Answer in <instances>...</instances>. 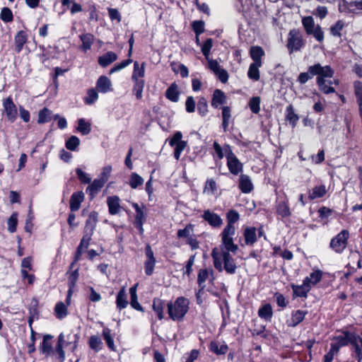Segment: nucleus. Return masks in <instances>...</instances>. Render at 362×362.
Returning a JSON list of instances; mask_svg holds the SVG:
<instances>
[{
  "mask_svg": "<svg viewBox=\"0 0 362 362\" xmlns=\"http://www.w3.org/2000/svg\"><path fill=\"white\" fill-rule=\"evenodd\" d=\"M239 189L242 192L248 194L253 189V184L250 177L247 175L242 174L239 179Z\"/></svg>",
  "mask_w": 362,
  "mask_h": 362,
  "instance_id": "20",
  "label": "nucleus"
},
{
  "mask_svg": "<svg viewBox=\"0 0 362 362\" xmlns=\"http://www.w3.org/2000/svg\"><path fill=\"white\" fill-rule=\"evenodd\" d=\"M192 29L196 35L199 36L204 32V23L202 21H195L192 24Z\"/></svg>",
  "mask_w": 362,
  "mask_h": 362,
  "instance_id": "64",
  "label": "nucleus"
},
{
  "mask_svg": "<svg viewBox=\"0 0 362 362\" xmlns=\"http://www.w3.org/2000/svg\"><path fill=\"white\" fill-rule=\"evenodd\" d=\"M276 213L281 218H286L291 215V211L286 202H279L276 204Z\"/></svg>",
  "mask_w": 362,
  "mask_h": 362,
  "instance_id": "45",
  "label": "nucleus"
},
{
  "mask_svg": "<svg viewBox=\"0 0 362 362\" xmlns=\"http://www.w3.org/2000/svg\"><path fill=\"white\" fill-rule=\"evenodd\" d=\"M145 76V63L143 62L141 65L138 62L134 63V70L132 75V81H144L142 78Z\"/></svg>",
  "mask_w": 362,
  "mask_h": 362,
  "instance_id": "27",
  "label": "nucleus"
},
{
  "mask_svg": "<svg viewBox=\"0 0 362 362\" xmlns=\"http://www.w3.org/2000/svg\"><path fill=\"white\" fill-rule=\"evenodd\" d=\"M291 288L293 292V296L296 297L304 298L308 297V293L310 291V286H308L307 283L304 281L301 285H291Z\"/></svg>",
  "mask_w": 362,
  "mask_h": 362,
  "instance_id": "21",
  "label": "nucleus"
},
{
  "mask_svg": "<svg viewBox=\"0 0 362 362\" xmlns=\"http://www.w3.org/2000/svg\"><path fill=\"white\" fill-rule=\"evenodd\" d=\"M304 45L305 42L300 32L296 29L290 30L286 45L289 52L300 51Z\"/></svg>",
  "mask_w": 362,
  "mask_h": 362,
  "instance_id": "5",
  "label": "nucleus"
},
{
  "mask_svg": "<svg viewBox=\"0 0 362 362\" xmlns=\"http://www.w3.org/2000/svg\"><path fill=\"white\" fill-rule=\"evenodd\" d=\"M336 342L332 343L331 345L337 346L338 351L340 347L351 345V355L354 359L351 362L362 361V332L357 334L354 333L345 332L341 335L336 337Z\"/></svg>",
  "mask_w": 362,
  "mask_h": 362,
  "instance_id": "2",
  "label": "nucleus"
},
{
  "mask_svg": "<svg viewBox=\"0 0 362 362\" xmlns=\"http://www.w3.org/2000/svg\"><path fill=\"white\" fill-rule=\"evenodd\" d=\"M61 2L62 6L69 8L72 15L82 11L81 5L75 2L74 0H62Z\"/></svg>",
  "mask_w": 362,
  "mask_h": 362,
  "instance_id": "43",
  "label": "nucleus"
},
{
  "mask_svg": "<svg viewBox=\"0 0 362 362\" xmlns=\"http://www.w3.org/2000/svg\"><path fill=\"white\" fill-rule=\"evenodd\" d=\"M134 82L133 92L136 99L141 100L143 97V90L145 85L144 81H132Z\"/></svg>",
  "mask_w": 362,
  "mask_h": 362,
  "instance_id": "48",
  "label": "nucleus"
},
{
  "mask_svg": "<svg viewBox=\"0 0 362 362\" xmlns=\"http://www.w3.org/2000/svg\"><path fill=\"white\" fill-rule=\"evenodd\" d=\"M144 179L136 173H132L130 175L129 185L132 189H136L139 186L143 185Z\"/></svg>",
  "mask_w": 362,
  "mask_h": 362,
  "instance_id": "50",
  "label": "nucleus"
},
{
  "mask_svg": "<svg viewBox=\"0 0 362 362\" xmlns=\"http://www.w3.org/2000/svg\"><path fill=\"white\" fill-rule=\"evenodd\" d=\"M349 232L343 230L334 236L330 241V247L337 253H341L346 247Z\"/></svg>",
  "mask_w": 362,
  "mask_h": 362,
  "instance_id": "6",
  "label": "nucleus"
},
{
  "mask_svg": "<svg viewBox=\"0 0 362 362\" xmlns=\"http://www.w3.org/2000/svg\"><path fill=\"white\" fill-rule=\"evenodd\" d=\"M84 199V194L82 192H74L70 199L69 206L71 211H76L79 209L81 204Z\"/></svg>",
  "mask_w": 362,
  "mask_h": 362,
  "instance_id": "22",
  "label": "nucleus"
},
{
  "mask_svg": "<svg viewBox=\"0 0 362 362\" xmlns=\"http://www.w3.org/2000/svg\"><path fill=\"white\" fill-rule=\"evenodd\" d=\"M339 352L337 346L330 345L329 351L324 356V362H332L334 357Z\"/></svg>",
  "mask_w": 362,
  "mask_h": 362,
  "instance_id": "63",
  "label": "nucleus"
},
{
  "mask_svg": "<svg viewBox=\"0 0 362 362\" xmlns=\"http://www.w3.org/2000/svg\"><path fill=\"white\" fill-rule=\"evenodd\" d=\"M226 103V97L225 93L219 90H214L211 100V106L214 108H218L220 105Z\"/></svg>",
  "mask_w": 362,
  "mask_h": 362,
  "instance_id": "28",
  "label": "nucleus"
},
{
  "mask_svg": "<svg viewBox=\"0 0 362 362\" xmlns=\"http://www.w3.org/2000/svg\"><path fill=\"white\" fill-rule=\"evenodd\" d=\"M105 182L99 178L95 179L92 183L86 188V193L90 197L91 199L98 193L101 188L105 185Z\"/></svg>",
  "mask_w": 362,
  "mask_h": 362,
  "instance_id": "26",
  "label": "nucleus"
},
{
  "mask_svg": "<svg viewBox=\"0 0 362 362\" xmlns=\"http://www.w3.org/2000/svg\"><path fill=\"white\" fill-rule=\"evenodd\" d=\"M98 99V92L94 88H91L87 91V95L86 96V98L84 99V102L87 105H92Z\"/></svg>",
  "mask_w": 362,
  "mask_h": 362,
  "instance_id": "55",
  "label": "nucleus"
},
{
  "mask_svg": "<svg viewBox=\"0 0 362 362\" xmlns=\"http://www.w3.org/2000/svg\"><path fill=\"white\" fill-rule=\"evenodd\" d=\"M152 307L158 319L162 320L163 318L164 301L160 298H155Z\"/></svg>",
  "mask_w": 362,
  "mask_h": 362,
  "instance_id": "44",
  "label": "nucleus"
},
{
  "mask_svg": "<svg viewBox=\"0 0 362 362\" xmlns=\"http://www.w3.org/2000/svg\"><path fill=\"white\" fill-rule=\"evenodd\" d=\"M67 307L62 303L59 302L56 304L54 308V314L57 319H64L67 315Z\"/></svg>",
  "mask_w": 362,
  "mask_h": 362,
  "instance_id": "46",
  "label": "nucleus"
},
{
  "mask_svg": "<svg viewBox=\"0 0 362 362\" xmlns=\"http://www.w3.org/2000/svg\"><path fill=\"white\" fill-rule=\"evenodd\" d=\"M197 111L202 117H205L208 114V103L204 97L199 98L198 100Z\"/></svg>",
  "mask_w": 362,
  "mask_h": 362,
  "instance_id": "52",
  "label": "nucleus"
},
{
  "mask_svg": "<svg viewBox=\"0 0 362 362\" xmlns=\"http://www.w3.org/2000/svg\"><path fill=\"white\" fill-rule=\"evenodd\" d=\"M136 287L137 284L131 287L129 289V293L131 296V306L136 310L142 311L143 308L140 303L138 302L137 295H136Z\"/></svg>",
  "mask_w": 362,
  "mask_h": 362,
  "instance_id": "42",
  "label": "nucleus"
},
{
  "mask_svg": "<svg viewBox=\"0 0 362 362\" xmlns=\"http://www.w3.org/2000/svg\"><path fill=\"white\" fill-rule=\"evenodd\" d=\"M103 336L109 349L111 351H115V346L111 334V330L107 327H105L103 329Z\"/></svg>",
  "mask_w": 362,
  "mask_h": 362,
  "instance_id": "49",
  "label": "nucleus"
},
{
  "mask_svg": "<svg viewBox=\"0 0 362 362\" xmlns=\"http://www.w3.org/2000/svg\"><path fill=\"white\" fill-rule=\"evenodd\" d=\"M182 134L177 132L169 141L170 146L174 147V158L177 160L180 159L182 152L187 146V142L182 140Z\"/></svg>",
  "mask_w": 362,
  "mask_h": 362,
  "instance_id": "7",
  "label": "nucleus"
},
{
  "mask_svg": "<svg viewBox=\"0 0 362 362\" xmlns=\"http://www.w3.org/2000/svg\"><path fill=\"white\" fill-rule=\"evenodd\" d=\"M250 57L254 61L253 63H262L261 58L264 56V52L261 47L253 46L250 48Z\"/></svg>",
  "mask_w": 362,
  "mask_h": 362,
  "instance_id": "41",
  "label": "nucleus"
},
{
  "mask_svg": "<svg viewBox=\"0 0 362 362\" xmlns=\"http://www.w3.org/2000/svg\"><path fill=\"white\" fill-rule=\"evenodd\" d=\"M80 40L82 42L81 49L86 52L91 48L94 41V36L90 33H85L80 35Z\"/></svg>",
  "mask_w": 362,
  "mask_h": 362,
  "instance_id": "34",
  "label": "nucleus"
},
{
  "mask_svg": "<svg viewBox=\"0 0 362 362\" xmlns=\"http://www.w3.org/2000/svg\"><path fill=\"white\" fill-rule=\"evenodd\" d=\"M112 84L110 78L105 76H101L96 82V88L100 93H107L112 91Z\"/></svg>",
  "mask_w": 362,
  "mask_h": 362,
  "instance_id": "16",
  "label": "nucleus"
},
{
  "mask_svg": "<svg viewBox=\"0 0 362 362\" xmlns=\"http://www.w3.org/2000/svg\"><path fill=\"white\" fill-rule=\"evenodd\" d=\"M307 314L308 311L306 310H297L293 311L290 320L287 322L288 326L292 327L297 326L303 321Z\"/></svg>",
  "mask_w": 362,
  "mask_h": 362,
  "instance_id": "19",
  "label": "nucleus"
},
{
  "mask_svg": "<svg viewBox=\"0 0 362 362\" xmlns=\"http://www.w3.org/2000/svg\"><path fill=\"white\" fill-rule=\"evenodd\" d=\"M243 236L246 245H253L257 240V228L252 226L245 227Z\"/></svg>",
  "mask_w": 362,
  "mask_h": 362,
  "instance_id": "17",
  "label": "nucleus"
},
{
  "mask_svg": "<svg viewBox=\"0 0 362 362\" xmlns=\"http://www.w3.org/2000/svg\"><path fill=\"white\" fill-rule=\"evenodd\" d=\"M208 62L209 68L213 71L219 78V80L225 83L228 80V74L227 71L222 69L216 60L208 58L206 59Z\"/></svg>",
  "mask_w": 362,
  "mask_h": 362,
  "instance_id": "11",
  "label": "nucleus"
},
{
  "mask_svg": "<svg viewBox=\"0 0 362 362\" xmlns=\"http://www.w3.org/2000/svg\"><path fill=\"white\" fill-rule=\"evenodd\" d=\"M2 105L6 118L11 122H13L17 118L18 109L12 98L11 97H8L7 98L4 99L3 100Z\"/></svg>",
  "mask_w": 362,
  "mask_h": 362,
  "instance_id": "9",
  "label": "nucleus"
},
{
  "mask_svg": "<svg viewBox=\"0 0 362 362\" xmlns=\"http://www.w3.org/2000/svg\"><path fill=\"white\" fill-rule=\"evenodd\" d=\"M262 66V63H252L250 65L248 71H247V76L248 78L257 81L259 79V68Z\"/></svg>",
  "mask_w": 362,
  "mask_h": 362,
  "instance_id": "38",
  "label": "nucleus"
},
{
  "mask_svg": "<svg viewBox=\"0 0 362 362\" xmlns=\"http://www.w3.org/2000/svg\"><path fill=\"white\" fill-rule=\"evenodd\" d=\"M98 214L95 211L90 213L88 219L86 221V226L84 228V232L93 234L97 222H98Z\"/></svg>",
  "mask_w": 362,
  "mask_h": 362,
  "instance_id": "24",
  "label": "nucleus"
},
{
  "mask_svg": "<svg viewBox=\"0 0 362 362\" xmlns=\"http://www.w3.org/2000/svg\"><path fill=\"white\" fill-rule=\"evenodd\" d=\"M214 153L213 157L215 161L221 160L224 157L227 158L233 152L232 148L229 144H225L221 146L217 141L213 143Z\"/></svg>",
  "mask_w": 362,
  "mask_h": 362,
  "instance_id": "10",
  "label": "nucleus"
},
{
  "mask_svg": "<svg viewBox=\"0 0 362 362\" xmlns=\"http://www.w3.org/2000/svg\"><path fill=\"white\" fill-rule=\"evenodd\" d=\"M226 160L227 167L231 174L237 175L243 172V164L239 160L233 152L229 154L226 158Z\"/></svg>",
  "mask_w": 362,
  "mask_h": 362,
  "instance_id": "12",
  "label": "nucleus"
},
{
  "mask_svg": "<svg viewBox=\"0 0 362 362\" xmlns=\"http://www.w3.org/2000/svg\"><path fill=\"white\" fill-rule=\"evenodd\" d=\"M189 309V300L183 296L168 303V313L173 321H182Z\"/></svg>",
  "mask_w": 362,
  "mask_h": 362,
  "instance_id": "3",
  "label": "nucleus"
},
{
  "mask_svg": "<svg viewBox=\"0 0 362 362\" xmlns=\"http://www.w3.org/2000/svg\"><path fill=\"white\" fill-rule=\"evenodd\" d=\"M52 338V336L49 334L44 336L42 341L40 345V353L46 357L54 356V351L52 350V345L50 341Z\"/></svg>",
  "mask_w": 362,
  "mask_h": 362,
  "instance_id": "14",
  "label": "nucleus"
},
{
  "mask_svg": "<svg viewBox=\"0 0 362 362\" xmlns=\"http://www.w3.org/2000/svg\"><path fill=\"white\" fill-rule=\"evenodd\" d=\"M202 216L212 227H220L223 223L220 216L209 210H205Z\"/></svg>",
  "mask_w": 362,
  "mask_h": 362,
  "instance_id": "15",
  "label": "nucleus"
},
{
  "mask_svg": "<svg viewBox=\"0 0 362 362\" xmlns=\"http://www.w3.org/2000/svg\"><path fill=\"white\" fill-rule=\"evenodd\" d=\"M309 71L312 75L317 76V78L321 79L332 78L334 73L329 66H322L320 63L309 66Z\"/></svg>",
  "mask_w": 362,
  "mask_h": 362,
  "instance_id": "8",
  "label": "nucleus"
},
{
  "mask_svg": "<svg viewBox=\"0 0 362 362\" xmlns=\"http://www.w3.org/2000/svg\"><path fill=\"white\" fill-rule=\"evenodd\" d=\"M80 144L79 139L76 136H71L66 141V147L68 150L74 151L77 149Z\"/></svg>",
  "mask_w": 362,
  "mask_h": 362,
  "instance_id": "56",
  "label": "nucleus"
},
{
  "mask_svg": "<svg viewBox=\"0 0 362 362\" xmlns=\"http://www.w3.org/2000/svg\"><path fill=\"white\" fill-rule=\"evenodd\" d=\"M260 103L261 99L259 96H255L250 98L248 105L252 113L258 114L259 112Z\"/></svg>",
  "mask_w": 362,
  "mask_h": 362,
  "instance_id": "53",
  "label": "nucleus"
},
{
  "mask_svg": "<svg viewBox=\"0 0 362 362\" xmlns=\"http://www.w3.org/2000/svg\"><path fill=\"white\" fill-rule=\"evenodd\" d=\"M1 19L6 23L11 22L13 21V13L8 7H4L1 11Z\"/></svg>",
  "mask_w": 362,
  "mask_h": 362,
  "instance_id": "60",
  "label": "nucleus"
},
{
  "mask_svg": "<svg viewBox=\"0 0 362 362\" xmlns=\"http://www.w3.org/2000/svg\"><path fill=\"white\" fill-rule=\"evenodd\" d=\"M316 83L318 86L319 90L324 94H329L335 92L334 88L332 86L333 84L338 85V80L331 81L327 79L316 78Z\"/></svg>",
  "mask_w": 362,
  "mask_h": 362,
  "instance_id": "13",
  "label": "nucleus"
},
{
  "mask_svg": "<svg viewBox=\"0 0 362 362\" xmlns=\"http://www.w3.org/2000/svg\"><path fill=\"white\" fill-rule=\"evenodd\" d=\"M327 192V187L322 184L316 185L308 191V199L314 200L324 197Z\"/></svg>",
  "mask_w": 362,
  "mask_h": 362,
  "instance_id": "18",
  "label": "nucleus"
},
{
  "mask_svg": "<svg viewBox=\"0 0 362 362\" xmlns=\"http://www.w3.org/2000/svg\"><path fill=\"white\" fill-rule=\"evenodd\" d=\"M132 207L135 209V224H138L141 227L146 220V214L144 212L145 206L142 205L141 207L137 203H133Z\"/></svg>",
  "mask_w": 362,
  "mask_h": 362,
  "instance_id": "29",
  "label": "nucleus"
},
{
  "mask_svg": "<svg viewBox=\"0 0 362 362\" xmlns=\"http://www.w3.org/2000/svg\"><path fill=\"white\" fill-rule=\"evenodd\" d=\"M231 118V110L230 108L228 106H224L222 107V127L223 129V132H226L228 131V125Z\"/></svg>",
  "mask_w": 362,
  "mask_h": 362,
  "instance_id": "40",
  "label": "nucleus"
},
{
  "mask_svg": "<svg viewBox=\"0 0 362 362\" xmlns=\"http://www.w3.org/2000/svg\"><path fill=\"white\" fill-rule=\"evenodd\" d=\"M92 235L93 234L84 232L83 236L81 240L80 244L77 248L82 250L83 252L86 250L89 246Z\"/></svg>",
  "mask_w": 362,
  "mask_h": 362,
  "instance_id": "57",
  "label": "nucleus"
},
{
  "mask_svg": "<svg viewBox=\"0 0 362 362\" xmlns=\"http://www.w3.org/2000/svg\"><path fill=\"white\" fill-rule=\"evenodd\" d=\"M116 305L117 308L119 310H122L125 308L128 305V301L127 299V295L125 293L124 288H122L117 293V299H116Z\"/></svg>",
  "mask_w": 362,
  "mask_h": 362,
  "instance_id": "39",
  "label": "nucleus"
},
{
  "mask_svg": "<svg viewBox=\"0 0 362 362\" xmlns=\"http://www.w3.org/2000/svg\"><path fill=\"white\" fill-rule=\"evenodd\" d=\"M302 25L308 35H313L318 42L324 40V33L320 25H315L312 16L302 18Z\"/></svg>",
  "mask_w": 362,
  "mask_h": 362,
  "instance_id": "4",
  "label": "nucleus"
},
{
  "mask_svg": "<svg viewBox=\"0 0 362 362\" xmlns=\"http://www.w3.org/2000/svg\"><path fill=\"white\" fill-rule=\"evenodd\" d=\"M209 349L213 353L217 355H221L225 354L228 351V347L225 343L219 344L217 341H211L209 346Z\"/></svg>",
  "mask_w": 362,
  "mask_h": 362,
  "instance_id": "35",
  "label": "nucleus"
},
{
  "mask_svg": "<svg viewBox=\"0 0 362 362\" xmlns=\"http://www.w3.org/2000/svg\"><path fill=\"white\" fill-rule=\"evenodd\" d=\"M18 222V215L16 213L13 214L8 220V230L11 233H14L16 230Z\"/></svg>",
  "mask_w": 362,
  "mask_h": 362,
  "instance_id": "62",
  "label": "nucleus"
},
{
  "mask_svg": "<svg viewBox=\"0 0 362 362\" xmlns=\"http://www.w3.org/2000/svg\"><path fill=\"white\" fill-rule=\"evenodd\" d=\"M322 272L320 269H313L308 276L304 279V281L307 283L308 286H310L311 288L313 286L319 283L322 278Z\"/></svg>",
  "mask_w": 362,
  "mask_h": 362,
  "instance_id": "25",
  "label": "nucleus"
},
{
  "mask_svg": "<svg viewBox=\"0 0 362 362\" xmlns=\"http://www.w3.org/2000/svg\"><path fill=\"white\" fill-rule=\"evenodd\" d=\"M27 34L25 31L21 30L18 32L15 36V49L17 52H21L24 45L27 42Z\"/></svg>",
  "mask_w": 362,
  "mask_h": 362,
  "instance_id": "32",
  "label": "nucleus"
},
{
  "mask_svg": "<svg viewBox=\"0 0 362 362\" xmlns=\"http://www.w3.org/2000/svg\"><path fill=\"white\" fill-rule=\"evenodd\" d=\"M120 199L117 196H110L107 199V204L109 213L111 215H115L120 211Z\"/></svg>",
  "mask_w": 362,
  "mask_h": 362,
  "instance_id": "23",
  "label": "nucleus"
},
{
  "mask_svg": "<svg viewBox=\"0 0 362 362\" xmlns=\"http://www.w3.org/2000/svg\"><path fill=\"white\" fill-rule=\"evenodd\" d=\"M117 59V55L113 52H107L99 57L98 64L102 67H106Z\"/></svg>",
  "mask_w": 362,
  "mask_h": 362,
  "instance_id": "30",
  "label": "nucleus"
},
{
  "mask_svg": "<svg viewBox=\"0 0 362 362\" xmlns=\"http://www.w3.org/2000/svg\"><path fill=\"white\" fill-rule=\"evenodd\" d=\"M216 188L217 185L216 181L213 179H207L204 186V192L213 194L216 191Z\"/></svg>",
  "mask_w": 362,
  "mask_h": 362,
  "instance_id": "58",
  "label": "nucleus"
},
{
  "mask_svg": "<svg viewBox=\"0 0 362 362\" xmlns=\"http://www.w3.org/2000/svg\"><path fill=\"white\" fill-rule=\"evenodd\" d=\"M52 119V112L47 107H44L38 112L37 123L45 124Z\"/></svg>",
  "mask_w": 362,
  "mask_h": 362,
  "instance_id": "36",
  "label": "nucleus"
},
{
  "mask_svg": "<svg viewBox=\"0 0 362 362\" xmlns=\"http://www.w3.org/2000/svg\"><path fill=\"white\" fill-rule=\"evenodd\" d=\"M193 233V225L188 224L183 229H180L177 230V236L179 238H187L192 236V233Z\"/></svg>",
  "mask_w": 362,
  "mask_h": 362,
  "instance_id": "54",
  "label": "nucleus"
},
{
  "mask_svg": "<svg viewBox=\"0 0 362 362\" xmlns=\"http://www.w3.org/2000/svg\"><path fill=\"white\" fill-rule=\"evenodd\" d=\"M89 346L95 352L99 351L102 349L103 342L101 339L95 335L91 336L89 339Z\"/></svg>",
  "mask_w": 362,
  "mask_h": 362,
  "instance_id": "51",
  "label": "nucleus"
},
{
  "mask_svg": "<svg viewBox=\"0 0 362 362\" xmlns=\"http://www.w3.org/2000/svg\"><path fill=\"white\" fill-rule=\"evenodd\" d=\"M258 315L266 321H271L273 316L272 307L269 303H266L258 310Z\"/></svg>",
  "mask_w": 362,
  "mask_h": 362,
  "instance_id": "33",
  "label": "nucleus"
},
{
  "mask_svg": "<svg viewBox=\"0 0 362 362\" xmlns=\"http://www.w3.org/2000/svg\"><path fill=\"white\" fill-rule=\"evenodd\" d=\"M286 118L289 122L292 127H295L299 119V117L295 113L294 109L291 105H288L286 109Z\"/></svg>",
  "mask_w": 362,
  "mask_h": 362,
  "instance_id": "37",
  "label": "nucleus"
},
{
  "mask_svg": "<svg viewBox=\"0 0 362 362\" xmlns=\"http://www.w3.org/2000/svg\"><path fill=\"white\" fill-rule=\"evenodd\" d=\"M240 215L235 210L227 214V224L220 234L221 243L214 247L211 257L214 267L220 272L225 270L229 274H233L237 269L236 263L230 252L235 253L238 250V245L234 243L233 236L235 234L234 224L239 220Z\"/></svg>",
  "mask_w": 362,
  "mask_h": 362,
  "instance_id": "1",
  "label": "nucleus"
},
{
  "mask_svg": "<svg viewBox=\"0 0 362 362\" xmlns=\"http://www.w3.org/2000/svg\"><path fill=\"white\" fill-rule=\"evenodd\" d=\"M76 173L78 180L83 184H89L91 182V177L88 174L83 172L81 168L76 169Z\"/></svg>",
  "mask_w": 362,
  "mask_h": 362,
  "instance_id": "61",
  "label": "nucleus"
},
{
  "mask_svg": "<svg viewBox=\"0 0 362 362\" xmlns=\"http://www.w3.org/2000/svg\"><path fill=\"white\" fill-rule=\"evenodd\" d=\"M180 92L178 86L175 83H173L165 91V97L173 103L179 100Z\"/></svg>",
  "mask_w": 362,
  "mask_h": 362,
  "instance_id": "31",
  "label": "nucleus"
},
{
  "mask_svg": "<svg viewBox=\"0 0 362 362\" xmlns=\"http://www.w3.org/2000/svg\"><path fill=\"white\" fill-rule=\"evenodd\" d=\"M213 46V40L211 38L207 39L201 46L202 52L206 59L209 58L210 51Z\"/></svg>",
  "mask_w": 362,
  "mask_h": 362,
  "instance_id": "59",
  "label": "nucleus"
},
{
  "mask_svg": "<svg viewBox=\"0 0 362 362\" xmlns=\"http://www.w3.org/2000/svg\"><path fill=\"white\" fill-rule=\"evenodd\" d=\"M77 131L83 135L88 134L91 131L90 123L86 122L84 119L81 118L78 120Z\"/></svg>",
  "mask_w": 362,
  "mask_h": 362,
  "instance_id": "47",
  "label": "nucleus"
}]
</instances>
